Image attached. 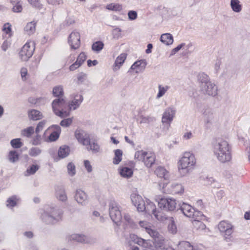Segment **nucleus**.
Wrapping results in <instances>:
<instances>
[{"mask_svg": "<svg viewBox=\"0 0 250 250\" xmlns=\"http://www.w3.org/2000/svg\"><path fill=\"white\" fill-rule=\"evenodd\" d=\"M212 152L216 160L220 164L230 163L232 159V147L226 139L218 138L212 143Z\"/></svg>", "mask_w": 250, "mask_h": 250, "instance_id": "1", "label": "nucleus"}, {"mask_svg": "<svg viewBox=\"0 0 250 250\" xmlns=\"http://www.w3.org/2000/svg\"><path fill=\"white\" fill-rule=\"evenodd\" d=\"M150 237L153 239L152 241L149 239L142 238L134 234L130 235V239L135 244L150 250H167L168 247H170L169 246L166 247L165 239L158 231L156 236Z\"/></svg>", "mask_w": 250, "mask_h": 250, "instance_id": "2", "label": "nucleus"}, {"mask_svg": "<svg viewBox=\"0 0 250 250\" xmlns=\"http://www.w3.org/2000/svg\"><path fill=\"white\" fill-rule=\"evenodd\" d=\"M197 166V159L191 151H185L179 157L177 163V170L182 176H186L191 173Z\"/></svg>", "mask_w": 250, "mask_h": 250, "instance_id": "3", "label": "nucleus"}, {"mask_svg": "<svg viewBox=\"0 0 250 250\" xmlns=\"http://www.w3.org/2000/svg\"><path fill=\"white\" fill-rule=\"evenodd\" d=\"M40 218L46 224H54L62 219V210L54 207H46L40 211Z\"/></svg>", "mask_w": 250, "mask_h": 250, "instance_id": "4", "label": "nucleus"}, {"mask_svg": "<svg viewBox=\"0 0 250 250\" xmlns=\"http://www.w3.org/2000/svg\"><path fill=\"white\" fill-rule=\"evenodd\" d=\"M198 81L200 82V90L203 94L212 97L217 95V86L210 81L208 75L203 73L199 74Z\"/></svg>", "mask_w": 250, "mask_h": 250, "instance_id": "5", "label": "nucleus"}, {"mask_svg": "<svg viewBox=\"0 0 250 250\" xmlns=\"http://www.w3.org/2000/svg\"><path fill=\"white\" fill-rule=\"evenodd\" d=\"M158 188L163 193L172 195H182L185 191L181 184L176 182L169 183L162 180L158 182Z\"/></svg>", "mask_w": 250, "mask_h": 250, "instance_id": "6", "label": "nucleus"}, {"mask_svg": "<svg viewBox=\"0 0 250 250\" xmlns=\"http://www.w3.org/2000/svg\"><path fill=\"white\" fill-rule=\"evenodd\" d=\"M217 228L225 242H233V233L234 227L231 223L226 220L221 221L218 223Z\"/></svg>", "mask_w": 250, "mask_h": 250, "instance_id": "7", "label": "nucleus"}, {"mask_svg": "<svg viewBox=\"0 0 250 250\" xmlns=\"http://www.w3.org/2000/svg\"><path fill=\"white\" fill-rule=\"evenodd\" d=\"M134 158L139 161H141L147 168L151 167L155 164L156 155L154 152L140 150L135 152Z\"/></svg>", "mask_w": 250, "mask_h": 250, "instance_id": "8", "label": "nucleus"}, {"mask_svg": "<svg viewBox=\"0 0 250 250\" xmlns=\"http://www.w3.org/2000/svg\"><path fill=\"white\" fill-rule=\"evenodd\" d=\"M66 105V101L63 98L55 99L52 103V109L54 114L62 118L70 115V112L64 109Z\"/></svg>", "mask_w": 250, "mask_h": 250, "instance_id": "9", "label": "nucleus"}, {"mask_svg": "<svg viewBox=\"0 0 250 250\" xmlns=\"http://www.w3.org/2000/svg\"><path fill=\"white\" fill-rule=\"evenodd\" d=\"M156 202L159 208L164 211H174L177 206L176 200L170 197H162L158 199Z\"/></svg>", "mask_w": 250, "mask_h": 250, "instance_id": "10", "label": "nucleus"}, {"mask_svg": "<svg viewBox=\"0 0 250 250\" xmlns=\"http://www.w3.org/2000/svg\"><path fill=\"white\" fill-rule=\"evenodd\" d=\"M145 208L144 211L146 213L153 215L155 218L159 221H164L165 216L163 215V213L161 211L157 208L155 204L149 199H146Z\"/></svg>", "mask_w": 250, "mask_h": 250, "instance_id": "11", "label": "nucleus"}, {"mask_svg": "<svg viewBox=\"0 0 250 250\" xmlns=\"http://www.w3.org/2000/svg\"><path fill=\"white\" fill-rule=\"evenodd\" d=\"M35 48L34 42L27 41L20 50L19 56L22 61H27L33 55Z\"/></svg>", "mask_w": 250, "mask_h": 250, "instance_id": "12", "label": "nucleus"}, {"mask_svg": "<svg viewBox=\"0 0 250 250\" xmlns=\"http://www.w3.org/2000/svg\"><path fill=\"white\" fill-rule=\"evenodd\" d=\"M109 213L111 220L117 225L122 223V215L120 207L114 201H112L109 205Z\"/></svg>", "mask_w": 250, "mask_h": 250, "instance_id": "13", "label": "nucleus"}, {"mask_svg": "<svg viewBox=\"0 0 250 250\" xmlns=\"http://www.w3.org/2000/svg\"><path fill=\"white\" fill-rule=\"evenodd\" d=\"M180 209L183 214L188 217L200 219L205 218V215L201 211L195 210L192 207L188 204L183 203L180 205Z\"/></svg>", "mask_w": 250, "mask_h": 250, "instance_id": "14", "label": "nucleus"}, {"mask_svg": "<svg viewBox=\"0 0 250 250\" xmlns=\"http://www.w3.org/2000/svg\"><path fill=\"white\" fill-rule=\"evenodd\" d=\"M67 43L71 50L79 49L81 45V34L76 30L72 31L67 37Z\"/></svg>", "mask_w": 250, "mask_h": 250, "instance_id": "15", "label": "nucleus"}, {"mask_svg": "<svg viewBox=\"0 0 250 250\" xmlns=\"http://www.w3.org/2000/svg\"><path fill=\"white\" fill-rule=\"evenodd\" d=\"M176 109L172 107L167 108L162 114L161 122L167 128H169L175 118Z\"/></svg>", "mask_w": 250, "mask_h": 250, "instance_id": "16", "label": "nucleus"}, {"mask_svg": "<svg viewBox=\"0 0 250 250\" xmlns=\"http://www.w3.org/2000/svg\"><path fill=\"white\" fill-rule=\"evenodd\" d=\"M61 133V128L57 125H53L49 126L44 132L43 136L46 137V136L48 133H50L48 139L50 142H53L56 141L59 137Z\"/></svg>", "mask_w": 250, "mask_h": 250, "instance_id": "17", "label": "nucleus"}, {"mask_svg": "<svg viewBox=\"0 0 250 250\" xmlns=\"http://www.w3.org/2000/svg\"><path fill=\"white\" fill-rule=\"evenodd\" d=\"M130 199L138 212H144L146 200H144L141 196L136 193H132L130 195Z\"/></svg>", "mask_w": 250, "mask_h": 250, "instance_id": "18", "label": "nucleus"}, {"mask_svg": "<svg viewBox=\"0 0 250 250\" xmlns=\"http://www.w3.org/2000/svg\"><path fill=\"white\" fill-rule=\"evenodd\" d=\"M74 135L79 143L85 146L89 144L90 136L87 132L82 129H76Z\"/></svg>", "mask_w": 250, "mask_h": 250, "instance_id": "19", "label": "nucleus"}, {"mask_svg": "<svg viewBox=\"0 0 250 250\" xmlns=\"http://www.w3.org/2000/svg\"><path fill=\"white\" fill-rule=\"evenodd\" d=\"M72 100L68 104V109L70 112L71 110L77 109L83 101V96L79 93H74L71 96Z\"/></svg>", "mask_w": 250, "mask_h": 250, "instance_id": "20", "label": "nucleus"}, {"mask_svg": "<svg viewBox=\"0 0 250 250\" xmlns=\"http://www.w3.org/2000/svg\"><path fill=\"white\" fill-rule=\"evenodd\" d=\"M74 198L76 202L82 206H85L88 202L87 194L81 189L76 190Z\"/></svg>", "mask_w": 250, "mask_h": 250, "instance_id": "21", "label": "nucleus"}, {"mask_svg": "<svg viewBox=\"0 0 250 250\" xmlns=\"http://www.w3.org/2000/svg\"><path fill=\"white\" fill-rule=\"evenodd\" d=\"M87 58V53L82 51L78 55L76 61L69 66L70 71H74L80 67Z\"/></svg>", "mask_w": 250, "mask_h": 250, "instance_id": "22", "label": "nucleus"}, {"mask_svg": "<svg viewBox=\"0 0 250 250\" xmlns=\"http://www.w3.org/2000/svg\"><path fill=\"white\" fill-rule=\"evenodd\" d=\"M139 225L150 236H156L157 231L149 222L146 221H140L139 222Z\"/></svg>", "mask_w": 250, "mask_h": 250, "instance_id": "23", "label": "nucleus"}, {"mask_svg": "<svg viewBox=\"0 0 250 250\" xmlns=\"http://www.w3.org/2000/svg\"><path fill=\"white\" fill-rule=\"evenodd\" d=\"M118 172L121 177L126 179L131 178L133 175V169L127 165L120 166Z\"/></svg>", "mask_w": 250, "mask_h": 250, "instance_id": "24", "label": "nucleus"}, {"mask_svg": "<svg viewBox=\"0 0 250 250\" xmlns=\"http://www.w3.org/2000/svg\"><path fill=\"white\" fill-rule=\"evenodd\" d=\"M192 221V225L195 229L198 230H203L205 232H209V230L207 228L206 226L202 222L207 219L206 217L205 216V218L203 219L193 218Z\"/></svg>", "mask_w": 250, "mask_h": 250, "instance_id": "25", "label": "nucleus"}, {"mask_svg": "<svg viewBox=\"0 0 250 250\" xmlns=\"http://www.w3.org/2000/svg\"><path fill=\"white\" fill-rule=\"evenodd\" d=\"M146 66V62L143 61H138L135 62L131 66L130 70L133 73L136 74L142 72L145 69Z\"/></svg>", "mask_w": 250, "mask_h": 250, "instance_id": "26", "label": "nucleus"}, {"mask_svg": "<svg viewBox=\"0 0 250 250\" xmlns=\"http://www.w3.org/2000/svg\"><path fill=\"white\" fill-rule=\"evenodd\" d=\"M126 58V54L125 53H122L116 58L112 67L114 72L118 71L121 68Z\"/></svg>", "mask_w": 250, "mask_h": 250, "instance_id": "27", "label": "nucleus"}, {"mask_svg": "<svg viewBox=\"0 0 250 250\" xmlns=\"http://www.w3.org/2000/svg\"><path fill=\"white\" fill-rule=\"evenodd\" d=\"M20 201L21 198L19 196L16 195L11 196L6 201V206L10 209H13L18 205Z\"/></svg>", "mask_w": 250, "mask_h": 250, "instance_id": "28", "label": "nucleus"}, {"mask_svg": "<svg viewBox=\"0 0 250 250\" xmlns=\"http://www.w3.org/2000/svg\"><path fill=\"white\" fill-rule=\"evenodd\" d=\"M155 174L160 178H163L164 180H167L169 177L168 171L164 167L159 166L157 167L154 170Z\"/></svg>", "mask_w": 250, "mask_h": 250, "instance_id": "29", "label": "nucleus"}, {"mask_svg": "<svg viewBox=\"0 0 250 250\" xmlns=\"http://www.w3.org/2000/svg\"><path fill=\"white\" fill-rule=\"evenodd\" d=\"M70 153V149L69 146L65 145L61 146L58 151V157L56 158L57 161L66 158L69 155Z\"/></svg>", "mask_w": 250, "mask_h": 250, "instance_id": "30", "label": "nucleus"}, {"mask_svg": "<svg viewBox=\"0 0 250 250\" xmlns=\"http://www.w3.org/2000/svg\"><path fill=\"white\" fill-rule=\"evenodd\" d=\"M28 117L30 120L37 121L42 119L43 118V115L39 110L32 109L28 110Z\"/></svg>", "mask_w": 250, "mask_h": 250, "instance_id": "31", "label": "nucleus"}, {"mask_svg": "<svg viewBox=\"0 0 250 250\" xmlns=\"http://www.w3.org/2000/svg\"><path fill=\"white\" fill-rule=\"evenodd\" d=\"M37 22L33 21L28 22L24 28V31L26 34L32 35L34 34L36 29Z\"/></svg>", "mask_w": 250, "mask_h": 250, "instance_id": "32", "label": "nucleus"}, {"mask_svg": "<svg viewBox=\"0 0 250 250\" xmlns=\"http://www.w3.org/2000/svg\"><path fill=\"white\" fill-rule=\"evenodd\" d=\"M165 221H166V223L168 225L167 229L168 231L172 234H175L177 232V229L173 218L172 217L167 218L165 217Z\"/></svg>", "mask_w": 250, "mask_h": 250, "instance_id": "33", "label": "nucleus"}, {"mask_svg": "<svg viewBox=\"0 0 250 250\" xmlns=\"http://www.w3.org/2000/svg\"><path fill=\"white\" fill-rule=\"evenodd\" d=\"M169 89V86L165 84H159L158 85V92L156 95V99H160L163 97Z\"/></svg>", "mask_w": 250, "mask_h": 250, "instance_id": "34", "label": "nucleus"}, {"mask_svg": "<svg viewBox=\"0 0 250 250\" xmlns=\"http://www.w3.org/2000/svg\"><path fill=\"white\" fill-rule=\"evenodd\" d=\"M160 41L166 45L172 44L174 41L173 36L169 33L163 34L161 36Z\"/></svg>", "mask_w": 250, "mask_h": 250, "instance_id": "35", "label": "nucleus"}, {"mask_svg": "<svg viewBox=\"0 0 250 250\" xmlns=\"http://www.w3.org/2000/svg\"><path fill=\"white\" fill-rule=\"evenodd\" d=\"M19 156L20 155L18 151L15 150H11L8 153L6 158L9 162L14 163L18 161Z\"/></svg>", "mask_w": 250, "mask_h": 250, "instance_id": "36", "label": "nucleus"}, {"mask_svg": "<svg viewBox=\"0 0 250 250\" xmlns=\"http://www.w3.org/2000/svg\"><path fill=\"white\" fill-rule=\"evenodd\" d=\"M114 156L113 159V163L118 165L122 160L123 152L121 149H117L114 151Z\"/></svg>", "mask_w": 250, "mask_h": 250, "instance_id": "37", "label": "nucleus"}, {"mask_svg": "<svg viewBox=\"0 0 250 250\" xmlns=\"http://www.w3.org/2000/svg\"><path fill=\"white\" fill-rule=\"evenodd\" d=\"M178 250H191L192 245L187 241L180 242L178 245ZM167 250H175L172 247H168Z\"/></svg>", "mask_w": 250, "mask_h": 250, "instance_id": "38", "label": "nucleus"}, {"mask_svg": "<svg viewBox=\"0 0 250 250\" xmlns=\"http://www.w3.org/2000/svg\"><path fill=\"white\" fill-rule=\"evenodd\" d=\"M56 198L60 201L66 202L67 200L66 193L64 189L60 188L56 191Z\"/></svg>", "mask_w": 250, "mask_h": 250, "instance_id": "39", "label": "nucleus"}, {"mask_svg": "<svg viewBox=\"0 0 250 250\" xmlns=\"http://www.w3.org/2000/svg\"><path fill=\"white\" fill-rule=\"evenodd\" d=\"M71 239L80 243H85L88 242L87 237L83 234H73L71 236Z\"/></svg>", "mask_w": 250, "mask_h": 250, "instance_id": "40", "label": "nucleus"}, {"mask_svg": "<svg viewBox=\"0 0 250 250\" xmlns=\"http://www.w3.org/2000/svg\"><path fill=\"white\" fill-rule=\"evenodd\" d=\"M122 222H123L126 226L131 228H134L135 226V223L128 214H124V218L122 219Z\"/></svg>", "mask_w": 250, "mask_h": 250, "instance_id": "41", "label": "nucleus"}, {"mask_svg": "<svg viewBox=\"0 0 250 250\" xmlns=\"http://www.w3.org/2000/svg\"><path fill=\"white\" fill-rule=\"evenodd\" d=\"M107 10L116 12L121 11L123 9L122 5L118 3L112 2L106 5Z\"/></svg>", "mask_w": 250, "mask_h": 250, "instance_id": "42", "label": "nucleus"}, {"mask_svg": "<svg viewBox=\"0 0 250 250\" xmlns=\"http://www.w3.org/2000/svg\"><path fill=\"white\" fill-rule=\"evenodd\" d=\"M35 130L33 126H29L21 130V135L22 137L30 138L34 133Z\"/></svg>", "mask_w": 250, "mask_h": 250, "instance_id": "43", "label": "nucleus"}, {"mask_svg": "<svg viewBox=\"0 0 250 250\" xmlns=\"http://www.w3.org/2000/svg\"><path fill=\"white\" fill-rule=\"evenodd\" d=\"M40 166L37 164H33L29 167L26 169L25 175L26 176H30L35 174L39 169Z\"/></svg>", "mask_w": 250, "mask_h": 250, "instance_id": "44", "label": "nucleus"}, {"mask_svg": "<svg viewBox=\"0 0 250 250\" xmlns=\"http://www.w3.org/2000/svg\"><path fill=\"white\" fill-rule=\"evenodd\" d=\"M104 44L101 41H97L92 45V50L96 53L100 52L104 48Z\"/></svg>", "mask_w": 250, "mask_h": 250, "instance_id": "45", "label": "nucleus"}, {"mask_svg": "<svg viewBox=\"0 0 250 250\" xmlns=\"http://www.w3.org/2000/svg\"><path fill=\"white\" fill-rule=\"evenodd\" d=\"M13 5L12 10L14 12H21L22 10V4L21 1H11Z\"/></svg>", "mask_w": 250, "mask_h": 250, "instance_id": "46", "label": "nucleus"}, {"mask_svg": "<svg viewBox=\"0 0 250 250\" xmlns=\"http://www.w3.org/2000/svg\"><path fill=\"white\" fill-rule=\"evenodd\" d=\"M230 6L234 12H240L242 10V4L240 1H231Z\"/></svg>", "mask_w": 250, "mask_h": 250, "instance_id": "47", "label": "nucleus"}, {"mask_svg": "<svg viewBox=\"0 0 250 250\" xmlns=\"http://www.w3.org/2000/svg\"><path fill=\"white\" fill-rule=\"evenodd\" d=\"M67 170L68 174L71 177L74 176L76 173V167L74 164L70 162L67 166Z\"/></svg>", "mask_w": 250, "mask_h": 250, "instance_id": "48", "label": "nucleus"}, {"mask_svg": "<svg viewBox=\"0 0 250 250\" xmlns=\"http://www.w3.org/2000/svg\"><path fill=\"white\" fill-rule=\"evenodd\" d=\"M10 145L14 148H19L23 146V144L21 141V139L16 138L11 140Z\"/></svg>", "mask_w": 250, "mask_h": 250, "instance_id": "49", "label": "nucleus"}, {"mask_svg": "<svg viewBox=\"0 0 250 250\" xmlns=\"http://www.w3.org/2000/svg\"><path fill=\"white\" fill-rule=\"evenodd\" d=\"M53 94L55 97H59L63 94V88L62 85H57L53 88Z\"/></svg>", "mask_w": 250, "mask_h": 250, "instance_id": "50", "label": "nucleus"}, {"mask_svg": "<svg viewBox=\"0 0 250 250\" xmlns=\"http://www.w3.org/2000/svg\"><path fill=\"white\" fill-rule=\"evenodd\" d=\"M20 74L21 80L23 81H26L29 77V74L28 72V69L26 67H22L20 70Z\"/></svg>", "mask_w": 250, "mask_h": 250, "instance_id": "51", "label": "nucleus"}, {"mask_svg": "<svg viewBox=\"0 0 250 250\" xmlns=\"http://www.w3.org/2000/svg\"><path fill=\"white\" fill-rule=\"evenodd\" d=\"M73 117L64 119L61 121L60 125L63 127H67L71 125L73 123Z\"/></svg>", "mask_w": 250, "mask_h": 250, "instance_id": "52", "label": "nucleus"}, {"mask_svg": "<svg viewBox=\"0 0 250 250\" xmlns=\"http://www.w3.org/2000/svg\"><path fill=\"white\" fill-rule=\"evenodd\" d=\"M42 152V150L39 147H32L29 150V154L32 157H37Z\"/></svg>", "mask_w": 250, "mask_h": 250, "instance_id": "53", "label": "nucleus"}, {"mask_svg": "<svg viewBox=\"0 0 250 250\" xmlns=\"http://www.w3.org/2000/svg\"><path fill=\"white\" fill-rule=\"evenodd\" d=\"M89 148L94 153L99 152L101 150L100 146L96 143L93 142L88 144Z\"/></svg>", "mask_w": 250, "mask_h": 250, "instance_id": "54", "label": "nucleus"}, {"mask_svg": "<svg viewBox=\"0 0 250 250\" xmlns=\"http://www.w3.org/2000/svg\"><path fill=\"white\" fill-rule=\"evenodd\" d=\"M2 30L4 33L8 35V37L12 35L11 25L9 23H6L3 25Z\"/></svg>", "mask_w": 250, "mask_h": 250, "instance_id": "55", "label": "nucleus"}, {"mask_svg": "<svg viewBox=\"0 0 250 250\" xmlns=\"http://www.w3.org/2000/svg\"><path fill=\"white\" fill-rule=\"evenodd\" d=\"M46 124V120H42L37 125L35 132L36 134H39L41 131H42L44 128V126Z\"/></svg>", "mask_w": 250, "mask_h": 250, "instance_id": "56", "label": "nucleus"}, {"mask_svg": "<svg viewBox=\"0 0 250 250\" xmlns=\"http://www.w3.org/2000/svg\"><path fill=\"white\" fill-rule=\"evenodd\" d=\"M140 124H148L153 121V118L150 116H141L138 119Z\"/></svg>", "mask_w": 250, "mask_h": 250, "instance_id": "57", "label": "nucleus"}, {"mask_svg": "<svg viewBox=\"0 0 250 250\" xmlns=\"http://www.w3.org/2000/svg\"><path fill=\"white\" fill-rule=\"evenodd\" d=\"M83 165L85 169L88 173H90L93 170L92 166L91 165V162L87 160H84L83 161Z\"/></svg>", "mask_w": 250, "mask_h": 250, "instance_id": "58", "label": "nucleus"}, {"mask_svg": "<svg viewBox=\"0 0 250 250\" xmlns=\"http://www.w3.org/2000/svg\"><path fill=\"white\" fill-rule=\"evenodd\" d=\"M122 30L120 28L116 27L112 31V35L114 38L119 39L121 37Z\"/></svg>", "mask_w": 250, "mask_h": 250, "instance_id": "59", "label": "nucleus"}, {"mask_svg": "<svg viewBox=\"0 0 250 250\" xmlns=\"http://www.w3.org/2000/svg\"><path fill=\"white\" fill-rule=\"evenodd\" d=\"M128 19L130 21H134L137 18V13L136 11L134 10L129 11L127 13Z\"/></svg>", "mask_w": 250, "mask_h": 250, "instance_id": "60", "label": "nucleus"}, {"mask_svg": "<svg viewBox=\"0 0 250 250\" xmlns=\"http://www.w3.org/2000/svg\"><path fill=\"white\" fill-rule=\"evenodd\" d=\"M215 182L214 179L212 177H206L204 179V184L207 186H212Z\"/></svg>", "mask_w": 250, "mask_h": 250, "instance_id": "61", "label": "nucleus"}, {"mask_svg": "<svg viewBox=\"0 0 250 250\" xmlns=\"http://www.w3.org/2000/svg\"><path fill=\"white\" fill-rule=\"evenodd\" d=\"M30 5L34 8L40 9L42 8V4L40 3V1H29Z\"/></svg>", "mask_w": 250, "mask_h": 250, "instance_id": "62", "label": "nucleus"}, {"mask_svg": "<svg viewBox=\"0 0 250 250\" xmlns=\"http://www.w3.org/2000/svg\"><path fill=\"white\" fill-rule=\"evenodd\" d=\"M193 137V133L191 131H187L184 134L183 139L184 140H188L191 139Z\"/></svg>", "mask_w": 250, "mask_h": 250, "instance_id": "63", "label": "nucleus"}, {"mask_svg": "<svg viewBox=\"0 0 250 250\" xmlns=\"http://www.w3.org/2000/svg\"><path fill=\"white\" fill-rule=\"evenodd\" d=\"M41 143V137L38 134L34 137L32 140V144L33 145H38Z\"/></svg>", "mask_w": 250, "mask_h": 250, "instance_id": "64", "label": "nucleus"}]
</instances>
